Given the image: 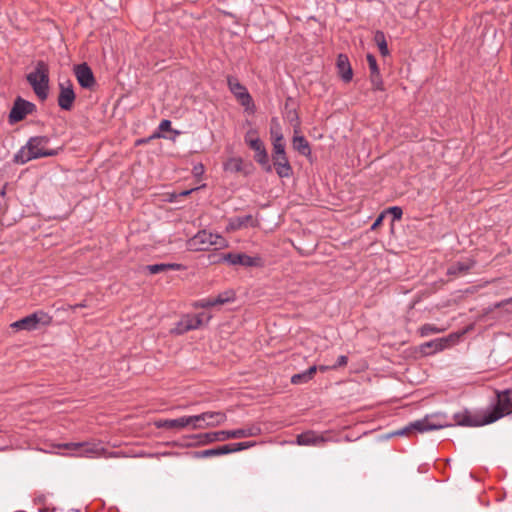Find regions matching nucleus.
Masks as SVG:
<instances>
[{"label": "nucleus", "mask_w": 512, "mask_h": 512, "mask_svg": "<svg viewBox=\"0 0 512 512\" xmlns=\"http://www.w3.org/2000/svg\"><path fill=\"white\" fill-rule=\"evenodd\" d=\"M512 412V389L498 394V403L490 411H486L482 418L472 417L466 413L456 414L455 421L460 426H482L493 423L506 414Z\"/></svg>", "instance_id": "f257e3e1"}, {"label": "nucleus", "mask_w": 512, "mask_h": 512, "mask_svg": "<svg viewBox=\"0 0 512 512\" xmlns=\"http://www.w3.org/2000/svg\"><path fill=\"white\" fill-rule=\"evenodd\" d=\"M48 139L45 137H33L15 155L14 161L25 164L28 161L40 157H48L56 154V151L46 148Z\"/></svg>", "instance_id": "f03ea898"}, {"label": "nucleus", "mask_w": 512, "mask_h": 512, "mask_svg": "<svg viewBox=\"0 0 512 512\" xmlns=\"http://www.w3.org/2000/svg\"><path fill=\"white\" fill-rule=\"evenodd\" d=\"M228 246V241L224 237L207 230L199 231L187 242L188 249L193 251H204L211 247H215L216 249H223L227 248Z\"/></svg>", "instance_id": "7ed1b4c3"}, {"label": "nucleus", "mask_w": 512, "mask_h": 512, "mask_svg": "<svg viewBox=\"0 0 512 512\" xmlns=\"http://www.w3.org/2000/svg\"><path fill=\"white\" fill-rule=\"evenodd\" d=\"M27 81L32 86L35 94L44 100L48 95L49 68L43 61H38L34 71L27 75Z\"/></svg>", "instance_id": "20e7f679"}, {"label": "nucleus", "mask_w": 512, "mask_h": 512, "mask_svg": "<svg viewBox=\"0 0 512 512\" xmlns=\"http://www.w3.org/2000/svg\"><path fill=\"white\" fill-rule=\"evenodd\" d=\"M58 448L70 450L69 453L64 454L70 457H86L95 458L102 455L104 449L95 443L90 442H71L56 445Z\"/></svg>", "instance_id": "39448f33"}, {"label": "nucleus", "mask_w": 512, "mask_h": 512, "mask_svg": "<svg viewBox=\"0 0 512 512\" xmlns=\"http://www.w3.org/2000/svg\"><path fill=\"white\" fill-rule=\"evenodd\" d=\"M448 426H451V424L444 421L443 417L441 415H431V416H427L423 419L414 421L408 427L399 431L397 434L403 435V434L407 433L408 431H412V430L423 433V432H427V431H431V430L442 429V428L448 427Z\"/></svg>", "instance_id": "423d86ee"}, {"label": "nucleus", "mask_w": 512, "mask_h": 512, "mask_svg": "<svg viewBox=\"0 0 512 512\" xmlns=\"http://www.w3.org/2000/svg\"><path fill=\"white\" fill-rule=\"evenodd\" d=\"M193 417L194 430L218 427L227 420L226 414L221 411H206Z\"/></svg>", "instance_id": "0eeeda50"}, {"label": "nucleus", "mask_w": 512, "mask_h": 512, "mask_svg": "<svg viewBox=\"0 0 512 512\" xmlns=\"http://www.w3.org/2000/svg\"><path fill=\"white\" fill-rule=\"evenodd\" d=\"M51 322V317L45 312H35L11 324L12 328L18 330L32 331L38 328L39 324L48 325Z\"/></svg>", "instance_id": "6e6552de"}, {"label": "nucleus", "mask_w": 512, "mask_h": 512, "mask_svg": "<svg viewBox=\"0 0 512 512\" xmlns=\"http://www.w3.org/2000/svg\"><path fill=\"white\" fill-rule=\"evenodd\" d=\"M458 338V335H449L448 337L437 338L422 344L420 350L425 354L442 351L454 344Z\"/></svg>", "instance_id": "1a4fd4ad"}, {"label": "nucleus", "mask_w": 512, "mask_h": 512, "mask_svg": "<svg viewBox=\"0 0 512 512\" xmlns=\"http://www.w3.org/2000/svg\"><path fill=\"white\" fill-rule=\"evenodd\" d=\"M154 425L157 428H166V429H184L187 427H191L194 429V417L191 416H182L177 419H159L154 422Z\"/></svg>", "instance_id": "9d476101"}, {"label": "nucleus", "mask_w": 512, "mask_h": 512, "mask_svg": "<svg viewBox=\"0 0 512 512\" xmlns=\"http://www.w3.org/2000/svg\"><path fill=\"white\" fill-rule=\"evenodd\" d=\"M227 82L230 91L235 95L241 105L248 108L252 104V98L247 89L235 77L229 76Z\"/></svg>", "instance_id": "9b49d317"}, {"label": "nucleus", "mask_w": 512, "mask_h": 512, "mask_svg": "<svg viewBox=\"0 0 512 512\" xmlns=\"http://www.w3.org/2000/svg\"><path fill=\"white\" fill-rule=\"evenodd\" d=\"M33 107L34 105L28 101L23 99L16 100L9 113V122L14 124L23 120L27 114L31 113Z\"/></svg>", "instance_id": "f8f14e48"}, {"label": "nucleus", "mask_w": 512, "mask_h": 512, "mask_svg": "<svg viewBox=\"0 0 512 512\" xmlns=\"http://www.w3.org/2000/svg\"><path fill=\"white\" fill-rule=\"evenodd\" d=\"M60 92L58 96V105L63 110H70L75 100V93L70 81L59 84Z\"/></svg>", "instance_id": "ddd939ff"}, {"label": "nucleus", "mask_w": 512, "mask_h": 512, "mask_svg": "<svg viewBox=\"0 0 512 512\" xmlns=\"http://www.w3.org/2000/svg\"><path fill=\"white\" fill-rule=\"evenodd\" d=\"M328 441L323 434L314 431H306L299 434L296 438V444L299 446H323Z\"/></svg>", "instance_id": "4468645a"}, {"label": "nucleus", "mask_w": 512, "mask_h": 512, "mask_svg": "<svg viewBox=\"0 0 512 512\" xmlns=\"http://www.w3.org/2000/svg\"><path fill=\"white\" fill-rule=\"evenodd\" d=\"M74 73L78 83L83 88H91L94 85L95 79L93 72L86 63L76 65L74 68Z\"/></svg>", "instance_id": "2eb2a0df"}, {"label": "nucleus", "mask_w": 512, "mask_h": 512, "mask_svg": "<svg viewBox=\"0 0 512 512\" xmlns=\"http://www.w3.org/2000/svg\"><path fill=\"white\" fill-rule=\"evenodd\" d=\"M221 260L231 265H242L245 267L256 266L258 263V258L251 257L244 253H228L223 255Z\"/></svg>", "instance_id": "dca6fc26"}, {"label": "nucleus", "mask_w": 512, "mask_h": 512, "mask_svg": "<svg viewBox=\"0 0 512 512\" xmlns=\"http://www.w3.org/2000/svg\"><path fill=\"white\" fill-rule=\"evenodd\" d=\"M254 152V158L256 162H258L260 165H262L266 171H271V166L269 164L268 159V153L266 151V148L263 144V142L260 141H254L252 142V146L250 147Z\"/></svg>", "instance_id": "f3484780"}, {"label": "nucleus", "mask_w": 512, "mask_h": 512, "mask_svg": "<svg viewBox=\"0 0 512 512\" xmlns=\"http://www.w3.org/2000/svg\"><path fill=\"white\" fill-rule=\"evenodd\" d=\"M336 65L343 81L349 82L353 77V72L348 57L344 54L338 55Z\"/></svg>", "instance_id": "a211bd4d"}, {"label": "nucleus", "mask_w": 512, "mask_h": 512, "mask_svg": "<svg viewBox=\"0 0 512 512\" xmlns=\"http://www.w3.org/2000/svg\"><path fill=\"white\" fill-rule=\"evenodd\" d=\"M273 163L277 174L280 177H289L292 173V168L289 164L286 155L273 156Z\"/></svg>", "instance_id": "6ab92c4d"}, {"label": "nucleus", "mask_w": 512, "mask_h": 512, "mask_svg": "<svg viewBox=\"0 0 512 512\" xmlns=\"http://www.w3.org/2000/svg\"><path fill=\"white\" fill-rule=\"evenodd\" d=\"M234 432V438L240 439V438H246V437H255L261 434V428L259 425L253 424L249 425L246 428L242 429H235Z\"/></svg>", "instance_id": "aec40b11"}, {"label": "nucleus", "mask_w": 512, "mask_h": 512, "mask_svg": "<svg viewBox=\"0 0 512 512\" xmlns=\"http://www.w3.org/2000/svg\"><path fill=\"white\" fill-rule=\"evenodd\" d=\"M229 453H231V450L229 449V445H224V446L213 448V449L195 452L194 456L196 458H209V457H213V456L226 455Z\"/></svg>", "instance_id": "412c9836"}, {"label": "nucleus", "mask_w": 512, "mask_h": 512, "mask_svg": "<svg viewBox=\"0 0 512 512\" xmlns=\"http://www.w3.org/2000/svg\"><path fill=\"white\" fill-rule=\"evenodd\" d=\"M316 371L317 366H311L306 371L293 375L291 377V382L296 385L306 383L313 378Z\"/></svg>", "instance_id": "4be33fe9"}, {"label": "nucleus", "mask_w": 512, "mask_h": 512, "mask_svg": "<svg viewBox=\"0 0 512 512\" xmlns=\"http://www.w3.org/2000/svg\"><path fill=\"white\" fill-rule=\"evenodd\" d=\"M189 438L195 440V443H190V444H188L189 446L206 445V444L216 442V433L209 432V433H204V434L192 435Z\"/></svg>", "instance_id": "5701e85b"}, {"label": "nucleus", "mask_w": 512, "mask_h": 512, "mask_svg": "<svg viewBox=\"0 0 512 512\" xmlns=\"http://www.w3.org/2000/svg\"><path fill=\"white\" fill-rule=\"evenodd\" d=\"M293 148L297 150L302 155H309L310 154V147L307 142V140L300 135H295L292 140Z\"/></svg>", "instance_id": "b1692460"}, {"label": "nucleus", "mask_w": 512, "mask_h": 512, "mask_svg": "<svg viewBox=\"0 0 512 512\" xmlns=\"http://www.w3.org/2000/svg\"><path fill=\"white\" fill-rule=\"evenodd\" d=\"M180 268H181V265L176 264V263H171V264L161 263V264H153V265L146 266V269L150 274H158L161 272H165L167 270H179Z\"/></svg>", "instance_id": "393cba45"}, {"label": "nucleus", "mask_w": 512, "mask_h": 512, "mask_svg": "<svg viewBox=\"0 0 512 512\" xmlns=\"http://www.w3.org/2000/svg\"><path fill=\"white\" fill-rule=\"evenodd\" d=\"M242 166L243 161L240 157H231L223 164L224 170L231 173L240 172Z\"/></svg>", "instance_id": "a878e982"}, {"label": "nucleus", "mask_w": 512, "mask_h": 512, "mask_svg": "<svg viewBox=\"0 0 512 512\" xmlns=\"http://www.w3.org/2000/svg\"><path fill=\"white\" fill-rule=\"evenodd\" d=\"M214 306L224 305L235 300V293L233 290H227L220 293L217 297L212 298Z\"/></svg>", "instance_id": "bb28decb"}, {"label": "nucleus", "mask_w": 512, "mask_h": 512, "mask_svg": "<svg viewBox=\"0 0 512 512\" xmlns=\"http://www.w3.org/2000/svg\"><path fill=\"white\" fill-rule=\"evenodd\" d=\"M251 216H245V217H236L233 219H230L229 224L227 226L228 231H235L247 224L248 221H251Z\"/></svg>", "instance_id": "cd10ccee"}, {"label": "nucleus", "mask_w": 512, "mask_h": 512, "mask_svg": "<svg viewBox=\"0 0 512 512\" xmlns=\"http://www.w3.org/2000/svg\"><path fill=\"white\" fill-rule=\"evenodd\" d=\"M374 41L378 45L379 51L382 56H387L389 54L387 42L385 40V35L382 31H377L374 35Z\"/></svg>", "instance_id": "c85d7f7f"}, {"label": "nucleus", "mask_w": 512, "mask_h": 512, "mask_svg": "<svg viewBox=\"0 0 512 512\" xmlns=\"http://www.w3.org/2000/svg\"><path fill=\"white\" fill-rule=\"evenodd\" d=\"M271 139L273 140H284L283 133L279 122L275 119L271 122L270 127Z\"/></svg>", "instance_id": "c756f323"}, {"label": "nucleus", "mask_w": 512, "mask_h": 512, "mask_svg": "<svg viewBox=\"0 0 512 512\" xmlns=\"http://www.w3.org/2000/svg\"><path fill=\"white\" fill-rule=\"evenodd\" d=\"M182 324L185 325L188 331L194 330L200 327L199 320H196L193 315H186L182 318Z\"/></svg>", "instance_id": "7c9ffc66"}, {"label": "nucleus", "mask_w": 512, "mask_h": 512, "mask_svg": "<svg viewBox=\"0 0 512 512\" xmlns=\"http://www.w3.org/2000/svg\"><path fill=\"white\" fill-rule=\"evenodd\" d=\"M472 266L471 263H457L448 269L449 274H460L466 272Z\"/></svg>", "instance_id": "2f4dec72"}, {"label": "nucleus", "mask_w": 512, "mask_h": 512, "mask_svg": "<svg viewBox=\"0 0 512 512\" xmlns=\"http://www.w3.org/2000/svg\"><path fill=\"white\" fill-rule=\"evenodd\" d=\"M256 445V442H240V443H234L229 444V449L231 450V453L239 452L245 449H249Z\"/></svg>", "instance_id": "473e14b6"}, {"label": "nucleus", "mask_w": 512, "mask_h": 512, "mask_svg": "<svg viewBox=\"0 0 512 512\" xmlns=\"http://www.w3.org/2000/svg\"><path fill=\"white\" fill-rule=\"evenodd\" d=\"M273 156L286 155L284 140H273Z\"/></svg>", "instance_id": "72a5a7b5"}, {"label": "nucleus", "mask_w": 512, "mask_h": 512, "mask_svg": "<svg viewBox=\"0 0 512 512\" xmlns=\"http://www.w3.org/2000/svg\"><path fill=\"white\" fill-rule=\"evenodd\" d=\"M366 58H367V62L369 65L370 74H373V75L379 74L380 71H379L375 57L372 54H368Z\"/></svg>", "instance_id": "f704fd0d"}, {"label": "nucleus", "mask_w": 512, "mask_h": 512, "mask_svg": "<svg viewBox=\"0 0 512 512\" xmlns=\"http://www.w3.org/2000/svg\"><path fill=\"white\" fill-rule=\"evenodd\" d=\"M216 433V441H225L228 439H235L233 430H222L217 431Z\"/></svg>", "instance_id": "c9c22d12"}, {"label": "nucleus", "mask_w": 512, "mask_h": 512, "mask_svg": "<svg viewBox=\"0 0 512 512\" xmlns=\"http://www.w3.org/2000/svg\"><path fill=\"white\" fill-rule=\"evenodd\" d=\"M159 133H156L153 137L160 138L165 137L162 133L171 131V121L169 120H162L159 124Z\"/></svg>", "instance_id": "e433bc0d"}, {"label": "nucleus", "mask_w": 512, "mask_h": 512, "mask_svg": "<svg viewBox=\"0 0 512 512\" xmlns=\"http://www.w3.org/2000/svg\"><path fill=\"white\" fill-rule=\"evenodd\" d=\"M441 331H442L441 329H438L437 327H435L434 325H431V324H426L420 328V332H421L422 336H428L430 334L439 333Z\"/></svg>", "instance_id": "4c0bfd02"}, {"label": "nucleus", "mask_w": 512, "mask_h": 512, "mask_svg": "<svg viewBox=\"0 0 512 512\" xmlns=\"http://www.w3.org/2000/svg\"><path fill=\"white\" fill-rule=\"evenodd\" d=\"M193 307H194V308H209V307H214L213 299H212V298H207V299H201V300H198V301H196V302L193 304Z\"/></svg>", "instance_id": "58836bf2"}, {"label": "nucleus", "mask_w": 512, "mask_h": 512, "mask_svg": "<svg viewBox=\"0 0 512 512\" xmlns=\"http://www.w3.org/2000/svg\"><path fill=\"white\" fill-rule=\"evenodd\" d=\"M371 83L375 90H382L383 89V82L380 76V73L377 75L370 74Z\"/></svg>", "instance_id": "ea45409f"}, {"label": "nucleus", "mask_w": 512, "mask_h": 512, "mask_svg": "<svg viewBox=\"0 0 512 512\" xmlns=\"http://www.w3.org/2000/svg\"><path fill=\"white\" fill-rule=\"evenodd\" d=\"M260 140L261 139L257 136V132L255 130H249L245 135V142L249 147L252 146V142Z\"/></svg>", "instance_id": "a19ab883"}, {"label": "nucleus", "mask_w": 512, "mask_h": 512, "mask_svg": "<svg viewBox=\"0 0 512 512\" xmlns=\"http://www.w3.org/2000/svg\"><path fill=\"white\" fill-rule=\"evenodd\" d=\"M384 213L391 214L393 217V220H400L402 217V214H403L402 209L397 206L388 208Z\"/></svg>", "instance_id": "79ce46f5"}, {"label": "nucleus", "mask_w": 512, "mask_h": 512, "mask_svg": "<svg viewBox=\"0 0 512 512\" xmlns=\"http://www.w3.org/2000/svg\"><path fill=\"white\" fill-rule=\"evenodd\" d=\"M193 316L196 320H199L200 326H202L203 324H207L209 322V320L211 319V315L206 314V313H199V314H196Z\"/></svg>", "instance_id": "37998d69"}, {"label": "nucleus", "mask_w": 512, "mask_h": 512, "mask_svg": "<svg viewBox=\"0 0 512 512\" xmlns=\"http://www.w3.org/2000/svg\"><path fill=\"white\" fill-rule=\"evenodd\" d=\"M188 329H186L185 325L182 324V319L176 324V326L171 329V332L177 335L183 334L187 332Z\"/></svg>", "instance_id": "c03bdc74"}, {"label": "nucleus", "mask_w": 512, "mask_h": 512, "mask_svg": "<svg viewBox=\"0 0 512 512\" xmlns=\"http://www.w3.org/2000/svg\"><path fill=\"white\" fill-rule=\"evenodd\" d=\"M348 362V358L345 355H341L338 357L336 364L332 365V369H336L337 367L345 366Z\"/></svg>", "instance_id": "a18cd8bd"}, {"label": "nucleus", "mask_w": 512, "mask_h": 512, "mask_svg": "<svg viewBox=\"0 0 512 512\" xmlns=\"http://www.w3.org/2000/svg\"><path fill=\"white\" fill-rule=\"evenodd\" d=\"M384 217H385V213H381L377 217V219L374 221V223L372 224L371 229L372 230L377 229L382 224V221H383Z\"/></svg>", "instance_id": "49530a36"}, {"label": "nucleus", "mask_w": 512, "mask_h": 512, "mask_svg": "<svg viewBox=\"0 0 512 512\" xmlns=\"http://www.w3.org/2000/svg\"><path fill=\"white\" fill-rule=\"evenodd\" d=\"M317 369H319L322 372H325V371H327L329 369H332V368H331V366L321 365V366L317 367Z\"/></svg>", "instance_id": "de8ad7c7"}, {"label": "nucleus", "mask_w": 512, "mask_h": 512, "mask_svg": "<svg viewBox=\"0 0 512 512\" xmlns=\"http://www.w3.org/2000/svg\"><path fill=\"white\" fill-rule=\"evenodd\" d=\"M194 170H195L196 174L202 173L203 172V166L200 165L199 167H195Z\"/></svg>", "instance_id": "09e8293b"}, {"label": "nucleus", "mask_w": 512, "mask_h": 512, "mask_svg": "<svg viewBox=\"0 0 512 512\" xmlns=\"http://www.w3.org/2000/svg\"><path fill=\"white\" fill-rule=\"evenodd\" d=\"M193 190H194V189H191V190H185V191L181 192V193H180V195H182V196H187V195H189Z\"/></svg>", "instance_id": "8fccbe9b"}, {"label": "nucleus", "mask_w": 512, "mask_h": 512, "mask_svg": "<svg viewBox=\"0 0 512 512\" xmlns=\"http://www.w3.org/2000/svg\"><path fill=\"white\" fill-rule=\"evenodd\" d=\"M85 306H86L85 304L81 303V304H77V305H75L73 308H74V309H76V308H78V307H85Z\"/></svg>", "instance_id": "3c124183"}]
</instances>
